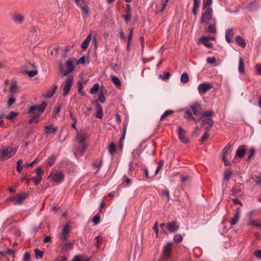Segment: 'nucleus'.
Returning a JSON list of instances; mask_svg holds the SVG:
<instances>
[{"label":"nucleus","instance_id":"1","mask_svg":"<svg viewBox=\"0 0 261 261\" xmlns=\"http://www.w3.org/2000/svg\"><path fill=\"white\" fill-rule=\"evenodd\" d=\"M200 104L198 102L194 103L190 106L189 108L186 109L185 117L191 120L194 121L195 122H202L201 117L198 119H195L192 115L193 114L195 116H198L200 113Z\"/></svg>","mask_w":261,"mask_h":261},{"label":"nucleus","instance_id":"2","mask_svg":"<svg viewBox=\"0 0 261 261\" xmlns=\"http://www.w3.org/2000/svg\"><path fill=\"white\" fill-rule=\"evenodd\" d=\"M46 106L45 102H42L40 105L33 106L29 110V113L33 115V117L29 121V124H32L33 122L37 123L38 118L40 116V113L43 112Z\"/></svg>","mask_w":261,"mask_h":261},{"label":"nucleus","instance_id":"3","mask_svg":"<svg viewBox=\"0 0 261 261\" xmlns=\"http://www.w3.org/2000/svg\"><path fill=\"white\" fill-rule=\"evenodd\" d=\"M214 115L212 111H204L201 113L202 125L206 131H209L214 124L212 118Z\"/></svg>","mask_w":261,"mask_h":261},{"label":"nucleus","instance_id":"4","mask_svg":"<svg viewBox=\"0 0 261 261\" xmlns=\"http://www.w3.org/2000/svg\"><path fill=\"white\" fill-rule=\"evenodd\" d=\"M16 149L11 146L3 147L1 149L0 160L5 161L10 158L16 153Z\"/></svg>","mask_w":261,"mask_h":261},{"label":"nucleus","instance_id":"5","mask_svg":"<svg viewBox=\"0 0 261 261\" xmlns=\"http://www.w3.org/2000/svg\"><path fill=\"white\" fill-rule=\"evenodd\" d=\"M73 84V76L72 75L67 76L64 80L63 83L61 86L63 89V96H66L69 93Z\"/></svg>","mask_w":261,"mask_h":261},{"label":"nucleus","instance_id":"6","mask_svg":"<svg viewBox=\"0 0 261 261\" xmlns=\"http://www.w3.org/2000/svg\"><path fill=\"white\" fill-rule=\"evenodd\" d=\"M212 5V0H203L202 14L201 16H212L213 10L211 8Z\"/></svg>","mask_w":261,"mask_h":261},{"label":"nucleus","instance_id":"7","mask_svg":"<svg viewBox=\"0 0 261 261\" xmlns=\"http://www.w3.org/2000/svg\"><path fill=\"white\" fill-rule=\"evenodd\" d=\"M172 245L173 243L172 242H168L163 247L162 254V258L163 259L168 260L170 258Z\"/></svg>","mask_w":261,"mask_h":261},{"label":"nucleus","instance_id":"8","mask_svg":"<svg viewBox=\"0 0 261 261\" xmlns=\"http://www.w3.org/2000/svg\"><path fill=\"white\" fill-rule=\"evenodd\" d=\"M65 176L63 172L61 171H57L56 172H51L48 177V179H50L52 181L57 184H60L64 180Z\"/></svg>","mask_w":261,"mask_h":261},{"label":"nucleus","instance_id":"9","mask_svg":"<svg viewBox=\"0 0 261 261\" xmlns=\"http://www.w3.org/2000/svg\"><path fill=\"white\" fill-rule=\"evenodd\" d=\"M66 68L67 69H64L61 65H60V73L63 76H67L69 73L71 72L74 69V66L72 63V62L68 60L66 63Z\"/></svg>","mask_w":261,"mask_h":261},{"label":"nucleus","instance_id":"10","mask_svg":"<svg viewBox=\"0 0 261 261\" xmlns=\"http://www.w3.org/2000/svg\"><path fill=\"white\" fill-rule=\"evenodd\" d=\"M27 194L25 193L18 194L15 196L11 198L10 200L14 202V204L20 205L23 203V200L27 198Z\"/></svg>","mask_w":261,"mask_h":261},{"label":"nucleus","instance_id":"11","mask_svg":"<svg viewBox=\"0 0 261 261\" xmlns=\"http://www.w3.org/2000/svg\"><path fill=\"white\" fill-rule=\"evenodd\" d=\"M24 71L30 76L33 77L37 74V71L36 67L31 63H29L25 67Z\"/></svg>","mask_w":261,"mask_h":261},{"label":"nucleus","instance_id":"12","mask_svg":"<svg viewBox=\"0 0 261 261\" xmlns=\"http://www.w3.org/2000/svg\"><path fill=\"white\" fill-rule=\"evenodd\" d=\"M88 137L87 133L84 130H81L76 134V139L79 144L85 143L84 141Z\"/></svg>","mask_w":261,"mask_h":261},{"label":"nucleus","instance_id":"13","mask_svg":"<svg viewBox=\"0 0 261 261\" xmlns=\"http://www.w3.org/2000/svg\"><path fill=\"white\" fill-rule=\"evenodd\" d=\"M178 134L180 141L185 143L189 142V139L186 136V131L181 127L178 128Z\"/></svg>","mask_w":261,"mask_h":261},{"label":"nucleus","instance_id":"14","mask_svg":"<svg viewBox=\"0 0 261 261\" xmlns=\"http://www.w3.org/2000/svg\"><path fill=\"white\" fill-rule=\"evenodd\" d=\"M167 227L170 232H176L179 229V225L177 224L176 221H173L169 222L167 224Z\"/></svg>","mask_w":261,"mask_h":261},{"label":"nucleus","instance_id":"15","mask_svg":"<svg viewBox=\"0 0 261 261\" xmlns=\"http://www.w3.org/2000/svg\"><path fill=\"white\" fill-rule=\"evenodd\" d=\"M212 86L208 83H203L200 84L198 87V90L200 94L205 93L208 90L211 89Z\"/></svg>","mask_w":261,"mask_h":261},{"label":"nucleus","instance_id":"16","mask_svg":"<svg viewBox=\"0 0 261 261\" xmlns=\"http://www.w3.org/2000/svg\"><path fill=\"white\" fill-rule=\"evenodd\" d=\"M107 93V90L104 87L100 88L98 93V101L103 103L106 100L105 94Z\"/></svg>","mask_w":261,"mask_h":261},{"label":"nucleus","instance_id":"17","mask_svg":"<svg viewBox=\"0 0 261 261\" xmlns=\"http://www.w3.org/2000/svg\"><path fill=\"white\" fill-rule=\"evenodd\" d=\"M61 251L66 252L71 250L73 248V243L71 242L63 243L61 245Z\"/></svg>","mask_w":261,"mask_h":261},{"label":"nucleus","instance_id":"18","mask_svg":"<svg viewBox=\"0 0 261 261\" xmlns=\"http://www.w3.org/2000/svg\"><path fill=\"white\" fill-rule=\"evenodd\" d=\"M240 213H241V210L239 208H237V210H236V211L235 212L234 217L231 220V221H230L231 225H234L238 223V221L240 218Z\"/></svg>","mask_w":261,"mask_h":261},{"label":"nucleus","instance_id":"19","mask_svg":"<svg viewBox=\"0 0 261 261\" xmlns=\"http://www.w3.org/2000/svg\"><path fill=\"white\" fill-rule=\"evenodd\" d=\"M80 146H79L78 148L77 149L75 154L78 155L80 156H82L83 155L85 151L86 147V143H83V144H80Z\"/></svg>","mask_w":261,"mask_h":261},{"label":"nucleus","instance_id":"20","mask_svg":"<svg viewBox=\"0 0 261 261\" xmlns=\"http://www.w3.org/2000/svg\"><path fill=\"white\" fill-rule=\"evenodd\" d=\"M233 33L232 29H229L225 31V39L228 43H230L231 38L233 37Z\"/></svg>","mask_w":261,"mask_h":261},{"label":"nucleus","instance_id":"21","mask_svg":"<svg viewBox=\"0 0 261 261\" xmlns=\"http://www.w3.org/2000/svg\"><path fill=\"white\" fill-rule=\"evenodd\" d=\"M244 146H241L237 149L236 153V156L242 158L246 152V150L244 148Z\"/></svg>","mask_w":261,"mask_h":261},{"label":"nucleus","instance_id":"22","mask_svg":"<svg viewBox=\"0 0 261 261\" xmlns=\"http://www.w3.org/2000/svg\"><path fill=\"white\" fill-rule=\"evenodd\" d=\"M209 38L206 37H202L200 38V42L208 48H212L213 46L212 43H209Z\"/></svg>","mask_w":261,"mask_h":261},{"label":"nucleus","instance_id":"23","mask_svg":"<svg viewBox=\"0 0 261 261\" xmlns=\"http://www.w3.org/2000/svg\"><path fill=\"white\" fill-rule=\"evenodd\" d=\"M231 148V145L230 144H227L223 149V155H222V159L224 160V159H226L227 155L230 153V149Z\"/></svg>","mask_w":261,"mask_h":261},{"label":"nucleus","instance_id":"24","mask_svg":"<svg viewBox=\"0 0 261 261\" xmlns=\"http://www.w3.org/2000/svg\"><path fill=\"white\" fill-rule=\"evenodd\" d=\"M200 3V0H194L193 8L192 10V14L194 15H196L197 14V11L199 8Z\"/></svg>","mask_w":261,"mask_h":261},{"label":"nucleus","instance_id":"25","mask_svg":"<svg viewBox=\"0 0 261 261\" xmlns=\"http://www.w3.org/2000/svg\"><path fill=\"white\" fill-rule=\"evenodd\" d=\"M232 174V170L230 168L227 169L224 173V180L228 181Z\"/></svg>","mask_w":261,"mask_h":261},{"label":"nucleus","instance_id":"26","mask_svg":"<svg viewBox=\"0 0 261 261\" xmlns=\"http://www.w3.org/2000/svg\"><path fill=\"white\" fill-rule=\"evenodd\" d=\"M96 107L98 109V111L95 117L99 119H101L103 117V110L101 106L99 103H96Z\"/></svg>","mask_w":261,"mask_h":261},{"label":"nucleus","instance_id":"27","mask_svg":"<svg viewBox=\"0 0 261 261\" xmlns=\"http://www.w3.org/2000/svg\"><path fill=\"white\" fill-rule=\"evenodd\" d=\"M237 43L242 47L244 48L246 45V43L242 37L240 36H237L235 39Z\"/></svg>","mask_w":261,"mask_h":261},{"label":"nucleus","instance_id":"28","mask_svg":"<svg viewBox=\"0 0 261 261\" xmlns=\"http://www.w3.org/2000/svg\"><path fill=\"white\" fill-rule=\"evenodd\" d=\"M46 134H53L55 133V132L57 130V128L54 127V125L53 124H50L48 126H46L45 127Z\"/></svg>","mask_w":261,"mask_h":261},{"label":"nucleus","instance_id":"29","mask_svg":"<svg viewBox=\"0 0 261 261\" xmlns=\"http://www.w3.org/2000/svg\"><path fill=\"white\" fill-rule=\"evenodd\" d=\"M189 81V75L187 73H184L181 74L180 82L182 83H187Z\"/></svg>","mask_w":261,"mask_h":261},{"label":"nucleus","instance_id":"30","mask_svg":"<svg viewBox=\"0 0 261 261\" xmlns=\"http://www.w3.org/2000/svg\"><path fill=\"white\" fill-rule=\"evenodd\" d=\"M239 72L242 73L244 72V63L243 60L241 58L239 60V64L238 67Z\"/></svg>","mask_w":261,"mask_h":261},{"label":"nucleus","instance_id":"31","mask_svg":"<svg viewBox=\"0 0 261 261\" xmlns=\"http://www.w3.org/2000/svg\"><path fill=\"white\" fill-rule=\"evenodd\" d=\"M57 156L55 154L51 155L47 160V163L49 166H52L55 162Z\"/></svg>","mask_w":261,"mask_h":261},{"label":"nucleus","instance_id":"32","mask_svg":"<svg viewBox=\"0 0 261 261\" xmlns=\"http://www.w3.org/2000/svg\"><path fill=\"white\" fill-rule=\"evenodd\" d=\"M18 113L14 111H11L8 115L6 116V118L10 120H12L15 117L17 116Z\"/></svg>","mask_w":261,"mask_h":261},{"label":"nucleus","instance_id":"33","mask_svg":"<svg viewBox=\"0 0 261 261\" xmlns=\"http://www.w3.org/2000/svg\"><path fill=\"white\" fill-rule=\"evenodd\" d=\"M57 88L58 86L57 85H55L51 90H49L47 92L46 95V97L47 98H50L52 97L55 94L56 91L57 90Z\"/></svg>","mask_w":261,"mask_h":261},{"label":"nucleus","instance_id":"34","mask_svg":"<svg viewBox=\"0 0 261 261\" xmlns=\"http://www.w3.org/2000/svg\"><path fill=\"white\" fill-rule=\"evenodd\" d=\"M69 116H70L71 119L72 120V122H73L71 124V127L75 129H76L75 125L76 123V119L74 117L73 114L72 112H70Z\"/></svg>","mask_w":261,"mask_h":261},{"label":"nucleus","instance_id":"35","mask_svg":"<svg viewBox=\"0 0 261 261\" xmlns=\"http://www.w3.org/2000/svg\"><path fill=\"white\" fill-rule=\"evenodd\" d=\"M116 151V146L115 144L112 142L109 145V152L111 155H113Z\"/></svg>","mask_w":261,"mask_h":261},{"label":"nucleus","instance_id":"36","mask_svg":"<svg viewBox=\"0 0 261 261\" xmlns=\"http://www.w3.org/2000/svg\"><path fill=\"white\" fill-rule=\"evenodd\" d=\"M183 238L181 234H176L174 236L173 241L175 243H179L182 241Z\"/></svg>","mask_w":261,"mask_h":261},{"label":"nucleus","instance_id":"37","mask_svg":"<svg viewBox=\"0 0 261 261\" xmlns=\"http://www.w3.org/2000/svg\"><path fill=\"white\" fill-rule=\"evenodd\" d=\"M99 89V84L96 83L94 85V86L92 87V88L90 89V93L91 94H95L96 92H97Z\"/></svg>","mask_w":261,"mask_h":261},{"label":"nucleus","instance_id":"38","mask_svg":"<svg viewBox=\"0 0 261 261\" xmlns=\"http://www.w3.org/2000/svg\"><path fill=\"white\" fill-rule=\"evenodd\" d=\"M111 80L116 86H118L121 85V81L118 77L115 76H111Z\"/></svg>","mask_w":261,"mask_h":261},{"label":"nucleus","instance_id":"39","mask_svg":"<svg viewBox=\"0 0 261 261\" xmlns=\"http://www.w3.org/2000/svg\"><path fill=\"white\" fill-rule=\"evenodd\" d=\"M23 163V161L21 159H20L17 162V167H16V169H17V171L19 172V173H21V171H22V168H23V166H22V164Z\"/></svg>","mask_w":261,"mask_h":261},{"label":"nucleus","instance_id":"40","mask_svg":"<svg viewBox=\"0 0 261 261\" xmlns=\"http://www.w3.org/2000/svg\"><path fill=\"white\" fill-rule=\"evenodd\" d=\"M32 180H33L35 184V185H38L40 184L41 181L42 180V177L40 175H37L35 177H33L32 178Z\"/></svg>","mask_w":261,"mask_h":261},{"label":"nucleus","instance_id":"41","mask_svg":"<svg viewBox=\"0 0 261 261\" xmlns=\"http://www.w3.org/2000/svg\"><path fill=\"white\" fill-rule=\"evenodd\" d=\"M249 225H252L257 227L261 228V224L258 223L256 221L250 220L248 222Z\"/></svg>","mask_w":261,"mask_h":261},{"label":"nucleus","instance_id":"42","mask_svg":"<svg viewBox=\"0 0 261 261\" xmlns=\"http://www.w3.org/2000/svg\"><path fill=\"white\" fill-rule=\"evenodd\" d=\"M126 130V126L124 125V128H123V132H124L123 135V136L120 138V141H119V147H120V149H121L122 148V146H123L122 142H123V140L125 135Z\"/></svg>","mask_w":261,"mask_h":261},{"label":"nucleus","instance_id":"43","mask_svg":"<svg viewBox=\"0 0 261 261\" xmlns=\"http://www.w3.org/2000/svg\"><path fill=\"white\" fill-rule=\"evenodd\" d=\"M77 88H78V92L80 93V94L82 96L85 95V92L82 91V89L83 87V86L81 82H78L77 84Z\"/></svg>","mask_w":261,"mask_h":261},{"label":"nucleus","instance_id":"44","mask_svg":"<svg viewBox=\"0 0 261 261\" xmlns=\"http://www.w3.org/2000/svg\"><path fill=\"white\" fill-rule=\"evenodd\" d=\"M252 179L256 184H261V176L253 175L252 176Z\"/></svg>","mask_w":261,"mask_h":261},{"label":"nucleus","instance_id":"45","mask_svg":"<svg viewBox=\"0 0 261 261\" xmlns=\"http://www.w3.org/2000/svg\"><path fill=\"white\" fill-rule=\"evenodd\" d=\"M163 165H164V162L163 161H160L159 162L158 167L156 169V170L155 172V175H157L158 174L160 170L162 168Z\"/></svg>","mask_w":261,"mask_h":261},{"label":"nucleus","instance_id":"46","mask_svg":"<svg viewBox=\"0 0 261 261\" xmlns=\"http://www.w3.org/2000/svg\"><path fill=\"white\" fill-rule=\"evenodd\" d=\"M173 111L172 110H167L166 111L164 114L161 116L160 120H162L163 119H164L167 116H169V115L171 114Z\"/></svg>","mask_w":261,"mask_h":261},{"label":"nucleus","instance_id":"47","mask_svg":"<svg viewBox=\"0 0 261 261\" xmlns=\"http://www.w3.org/2000/svg\"><path fill=\"white\" fill-rule=\"evenodd\" d=\"M134 30L133 28H131L129 30V35L127 38V47L129 45L130 41L132 38Z\"/></svg>","mask_w":261,"mask_h":261},{"label":"nucleus","instance_id":"48","mask_svg":"<svg viewBox=\"0 0 261 261\" xmlns=\"http://www.w3.org/2000/svg\"><path fill=\"white\" fill-rule=\"evenodd\" d=\"M70 230V226L69 225L66 224L63 228L62 233L63 234H67Z\"/></svg>","mask_w":261,"mask_h":261},{"label":"nucleus","instance_id":"49","mask_svg":"<svg viewBox=\"0 0 261 261\" xmlns=\"http://www.w3.org/2000/svg\"><path fill=\"white\" fill-rule=\"evenodd\" d=\"M207 31L212 33H215L216 32V29L215 24H211L208 26Z\"/></svg>","mask_w":261,"mask_h":261},{"label":"nucleus","instance_id":"50","mask_svg":"<svg viewBox=\"0 0 261 261\" xmlns=\"http://www.w3.org/2000/svg\"><path fill=\"white\" fill-rule=\"evenodd\" d=\"M35 254H36V257L37 258H41L42 257V255H43V252L42 251H41L40 250H39L38 249H36L35 250Z\"/></svg>","mask_w":261,"mask_h":261},{"label":"nucleus","instance_id":"51","mask_svg":"<svg viewBox=\"0 0 261 261\" xmlns=\"http://www.w3.org/2000/svg\"><path fill=\"white\" fill-rule=\"evenodd\" d=\"M17 90V86L15 83H12L10 87V92L12 93H14Z\"/></svg>","mask_w":261,"mask_h":261},{"label":"nucleus","instance_id":"52","mask_svg":"<svg viewBox=\"0 0 261 261\" xmlns=\"http://www.w3.org/2000/svg\"><path fill=\"white\" fill-rule=\"evenodd\" d=\"M13 20L17 24H20L23 20V17H13Z\"/></svg>","mask_w":261,"mask_h":261},{"label":"nucleus","instance_id":"53","mask_svg":"<svg viewBox=\"0 0 261 261\" xmlns=\"http://www.w3.org/2000/svg\"><path fill=\"white\" fill-rule=\"evenodd\" d=\"M100 217L98 214H96L93 219V221L95 224H97L100 222Z\"/></svg>","mask_w":261,"mask_h":261},{"label":"nucleus","instance_id":"54","mask_svg":"<svg viewBox=\"0 0 261 261\" xmlns=\"http://www.w3.org/2000/svg\"><path fill=\"white\" fill-rule=\"evenodd\" d=\"M95 239L97 241V247H99L101 243H102V238L100 236H97L95 238Z\"/></svg>","mask_w":261,"mask_h":261},{"label":"nucleus","instance_id":"55","mask_svg":"<svg viewBox=\"0 0 261 261\" xmlns=\"http://www.w3.org/2000/svg\"><path fill=\"white\" fill-rule=\"evenodd\" d=\"M231 192L232 193V195L234 196H237L240 193V190L236 188H232Z\"/></svg>","mask_w":261,"mask_h":261},{"label":"nucleus","instance_id":"56","mask_svg":"<svg viewBox=\"0 0 261 261\" xmlns=\"http://www.w3.org/2000/svg\"><path fill=\"white\" fill-rule=\"evenodd\" d=\"M206 61L209 64H214L216 62V59L214 57H208L207 58Z\"/></svg>","mask_w":261,"mask_h":261},{"label":"nucleus","instance_id":"57","mask_svg":"<svg viewBox=\"0 0 261 261\" xmlns=\"http://www.w3.org/2000/svg\"><path fill=\"white\" fill-rule=\"evenodd\" d=\"M15 102V99L13 97H11L8 101V107L11 106Z\"/></svg>","mask_w":261,"mask_h":261},{"label":"nucleus","instance_id":"58","mask_svg":"<svg viewBox=\"0 0 261 261\" xmlns=\"http://www.w3.org/2000/svg\"><path fill=\"white\" fill-rule=\"evenodd\" d=\"M81 9L85 15L88 14V8L87 6H82Z\"/></svg>","mask_w":261,"mask_h":261},{"label":"nucleus","instance_id":"59","mask_svg":"<svg viewBox=\"0 0 261 261\" xmlns=\"http://www.w3.org/2000/svg\"><path fill=\"white\" fill-rule=\"evenodd\" d=\"M89 42L88 41H86L85 40L82 44V48L83 49L85 50L87 48V47L89 45Z\"/></svg>","mask_w":261,"mask_h":261},{"label":"nucleus","instance_id":"60","mask_svg":"<svg viewBox=\"0 0 261 261\" xmlns=\"http://www.w3.org/2000/svg\"><path fill=\"white\" fill-rule=\"evenodd\" d=\"M163 194L166 196L167 200H168L170 198L169 192L167 189H165L163 192Z\"/></svg>","mask_w":261,"mask_h":261},{"label":"nucleus","instance_id":"61","mask_svg":"<svg viewBox=\"0 0 261 261\" xmlns=\"http://www.w3.org/2000/svg\"><path fill=\"white\" fill-rule=\"evenodd\" d=\"M254 255L258 258L261 259V250H258L254 252Z\"/></svg>","mask_w":261,"mask_h":261},{"label":"nucleus","instance_id":"62","mask_svg":"<svg viewBox=\"0 0 261 261\" xmlns=\"http://www.w3.org/2000/svg\"><path fill=\"white\" fill-rule=\"evenodd\" d=\"M30 259V255L28 252H25L23 256V261H29Z\"/></svg>","mask_w":261,"mask_h":261},{"label":"nucleus","instance_id":"63","mask_svg":"<svg viewBox=\"0 0 261 261\" xmlns=\"http://www.w3.org/2000/svg\"><path fill=\"white\" fill-rule=\"evenodd\" d=\"M72 261H88L86 259H82L80 256H75L73 258Z\"/></svg>","mask_w":261,"mask_h":261},{"label":"nucleus","instance_id":"64","mask_svg":"<svg viewBox=\"0 0 261 261\" xmlns=\"http://www.w3.org/2000/svg\"><path fill=\"white\" fill-rule=\"evenodd\" d=\"M255 68L257 71V72L261 75V64H256L255 66Z\"/></svg>","mask_w":261,"mask_h":261}]
</instances>
